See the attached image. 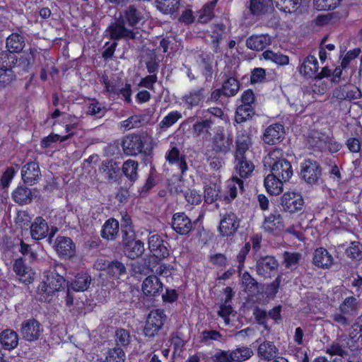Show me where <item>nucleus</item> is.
Returning <instances> with one entry per match:
<instances>
[{
    "instance_id": "nucleus-53",
    "label": "nucleus",
    "mask_w": 362,
    "mask_h": 362,
    "mask_svg": "<svg viewBox=\"0 0 362 362\" xmlns=\"http://www.w3.org/2000/svg\"><path fill=\"white\" fill-rule=\"evenodd\" d=\"M180 0H156L157 8L165 13H173L180 6Z\"/></svg>"
},
{
    "instance_id": "nucleus-45",
    "label": "nucleus",
    "mask_w": 362,
    "mask_h": 362,
    "mask_svg": "<svg viewBox=\"0 0 362 362\" xmlns=\"http://www.w3.org/2000/svg\"><path fill=\"white\" fill-rule=\"evenodd\" d=\"M272 0H250L249 10L253 16L266 13Z\"/></svg>"
},
{
    "instance_id": "nucleus-43",
    "label": "nucleus",
    "mask_w": 362,
    "mask_h": 362,
    "mask_svg": "<svg viewBox=\"0 0 362 362\" xmlns=\"http://www.w3.org/2000/svg\"><path fill=\"white\" fill-rule=\"evenodd\" d=\"M255 114L254 106L240 105L238 106L235 114V122L241 124L251 119Z\"/></svg>"
},
{
    "instance_id": "nucleus-1",
    "label": "nucleus",
    "mask_w": 362,
    "mask_h": 362,
    "mask_svg": "<svg viewBox=\"0 0 362 362\" xmlns=\"http://www.w3.org/2000/svg\"><path fill=\"white\" fill-rule=\"evenodd\" d=\"M66 269L62 264H56L46 271L42 281L38 286L41 300L50 302L52 297L66 286Z\"/></svg>"
},
{
    "instance_id": "nucleus-21",
    "label": "nucleus",
    "mask_w": 362,
    "mask_h": 362,
    "mask_svg": "<svg viewBox=\"0 0 362 362\" xmlns=\"http://www.w3.org/2000/svg\"><path fill=\"white\" fill-rule=\"evenodd\" d=\"M165 158L170 165H177L184 175L188 170V165L185 155L180 153L177 146L171 147L165 153Z\"/></svg>"
},
{
    "instance_id": "nucleus-61",
    "label": "nucleus",
    "mask_w": 362,
    "mask_h": 362,
    "mask_svg": "<svg viewBox=\"0 0 362 362\" xmlns=\"http://www.w3.org/2000/svg\"><path fill=\"white\" fill-rule=\"evenodd\" d=\"M342 0H315L316 8L319 11H331L336 8Z\"/></svg>"
},
{
    "instance_id": "nucleus-28",
    "label": "nucleus",
    "mask_w": 362,
    "mask_h": 362,
    "mask_svg": "<svg viewBox=\"0 0 362 362\" xmlns=\"http://www.w3.org/2000/svg\"><path fill=\"white\" fill-rule=\"evenodd\" d=\"M13 270L24 283L30 284L33 281L34 274L31 273V269L25 265L23 257L15 259Z\"/></svg>"
},
{
    "instance_id": "nucleus-58",
    "label": "nucleus",
    "mask_w": 362,
    "mask_h": 362,
    "mask_svg": "<svg viewBox=\"0 0 362 362\" xmlns=\"http://www.w3.org/2000/svg\"><path fill=\"white\" fill-rule=\"evenodd\" d=\"M182 115L177 110L170 112L160 122V127L162 129L169 128L175 124L180 118Z\"/></svg>"
},
{
    "instance_id": "nucleus-36",
    "label": "nucleus",
    "mask_w": 362,
    "mask_h": 362,
    "mask_svg": "<svg viewBox=\"0 0 362 362\" xmlns=\"http://www.w3.org/2000/svg\"><path fill=\"white\" fill-rule=\"evenodd\" d=\"M238 187L240 190L244 189V182L242 179L233 177L227 184L228 191L222 196V199L226 203L231 202L238 194Z\"/></svg>"
},
{
    "instance_id": "nucleus-6",
    "label": "nucleus",
    "mask_w": 362,
    "mask_h": 362,
    "mask_svg": "<svg viewBox=\"0 0 362 362\" xmlns=\"http://www.w3.org/2000/svg\"><path fill=\"white\" fill-rule=\"evenodd\" d=\"M300 177L309 185L317 184L321 178L322 169L319 162L315 160L305 159L300 163Z\"/></svg>"
},
{
    "instance_id": "nucleus-42",
    "label": "nucleus",
    "mask_w": 362,
    "mask_h": 362,
    "mask_svg": "<svg viewBox=\"0 0 362 362\" xmlns=\"http://www.w3.org/2000/svg\"><path fill=\"white\" fill-rule=\"evenodd\" d=\"M235 169L240 179L247 178L251 175L255 169V165L252 160L246 158L245 159L235 160Z\"/></svg>"
},
{
    "instance_id": "nucleus-20",
    "label": "nucleus",
    "mask_w": 362,
    "mask_h": 362,
    "mask_svg": "<svg viewBox=\"0 0 362 362\" xmlns=\"http://www.w3.org/2000/svg\"><path fill=\"white\" fill-rule=\"evenodd\" d=\"M278 266V262L274 257L265 256L257 262L256 269L259 275L268 278L276 273Z\"/></svg>"
},
{
    "instance_id": "nucleus-47",
    "label": "nucleus",
    "mask_w": 362,
    "mask_h": 362,
    "mask_svg": "<svg viewBox=\"0 0 362 362\" xmlns=\"http://www.w3.org/2000/svg\"><path fill=\"white\" fill-rule=\"evenodd\" d=\"M216 0L206 3L199 11L198 22L200 23H206L214 16V11L216 4Z\"/></svg>"
},
{
    "instance_id": "nucleus-40",
    "label": "nucleus",
    "mask_w": 362,
    "mask_h": 362,
    "mask_svg": "<svg viewBox=\"0 0 362 362\" xmlns=\"http://www.w3.org/2000/svg\"><path fill=\"white\" fill-rule=\"evenodd\" d=\"M18 58L15 54L9 51H2L0 52V70L1 71H13L17 64Z\"/></svg>"
},
{
    "instance_id": "nucleus-22",
    "label": "nucleus",
    "mask_w": 362,
    "mask_h": 362,
    "mask_svg": "<svg viewBox=\"0 0 362 362\" xmlns=\"http://www.w3.org/2000/svg\"><path fill=\"white\" fill-rule=\"evenodd\" d=\"M100 269L105 271L107 276L112 280H117L127 274V269L124 263L117 259L112 261L104 260Z\"/></svg>"
},
{
    "instance_id": "nucleus-41",
    "label": "nucleus",
    "mask_w": 362,
    "mask_h": 362,
    "mask_svg": "<svg viewBox=\"0 0 362 362\" xmlns=\"http://www.w3.org/2000/svg\"><path fill=\"white\" fill-rule=\"evenodd\" d=\"M204 202L211 204L216 200H223L221 194V186L216 183H210L204 187Z\"/></svg>"
},
{
    "instance_id": "nucleus-11",
    "label": "nucleus",
    "mask_w": 362,
    "mask_h": 362,
    "mask_svg": "<svg viewBox=\"0 0 362 362\" xmlns=\"http://www.w3.org/2000/svg\"><path fill=\"white\" fill-rule=\"evenodd\" d=\"M43 332L42 325L35 319L24 320L21 324V333L23 338L27 341L38 340Z\"/></svg>"
},
{
    "instance_id": "nucleus-63",
    "label": "nucleus",
    "mask_w": 362,
    "mask_h": 362,
    "mask_svg": "<svg viewBox=\"0 0 362 362\" xmlns=\"http://www.w3.org/2000/svg\"><path fill=\"white\" fill-rule=\"evenodd\" d=\"M214 362H234L233 351L218 349L213 356Z\"/></svg>"
},
{
    "instance_id": "nucleus-8",
    "label": "nucleus",
    "mask_w": 362,
    "mask_h": 362,
    "mask_svg": "<svg viewBox=\"0 0 362 362\" xmlns=\"http://www.w3.org/2000/svg\"><path fill=\"white\" fill-rule=\"evenodd\" d=\"M121 146L123 153L127 156H136L144 147V143L139 134H129L122 137Z\"/></svg>"
},
{
    "instance_id": "nucleus-57",
    "label": "nucleus",
    "mask_w": 362,
    "mask_h": 362,
    "mask_svg": "<svg viewBox=\"0 0 362 362\" xmlns=\"http://www.w3.org/2000/svg\"><path fill=\"white\" fill-rule=\"evenodd\" d=\"M18 251L30 262H33L37 259V254L33 250L30 245L25 243L23 240H20Z\"/></svg>"
},
{
    "instance_id": "nucleus-48",
    "label": "nucleus",
    "mask_w": 362,
    "mask_h": 362,
    "mask_svg": "<svg viewBox=\"0 0 362 362\" xmlns=\"http://www.w3.org/2000/svg\"><path fill=\"white\" fill-rule=\"evenodd\" d=\"M126 25L119 18L107 28L110 38L112 40H119L124 37L123 32Z\"/></svg>"
},
{
    "instance_id": "nucleus-49",
    "label": "nucleus",
    "mask_w": 362,
    "mask_h": 362,
    "mask_svg": "<svg viewBox=\"0 0 362 362\" xmlns=\"http://www.w3.org/2000/svg\"><path fill=\"white\" fill-rule=\"evenodd\" d=\"M226 26L223 23H215L211 25V40L214 47L218 48L225 33Z\"/></svg>"
},
{
    "instance_id": "nucleus-52",
    "label": "nucleus",
    "mask_w": 362,
    "mask_h": 362,
    "mask_svg": "<svg viewBox=\"0 0 362 362\" xmlns=\"http://www.w3.org/2000/svg\"><path fill=\"white\" fill-rule=\"evenodd\" d=\"M301 3L302 0H277L276 7L286 13H291L300 8Z\"/></svg>"
},
{
    "instance_id": "nucleus-29",
    "label": "nucleus",
    "mask_w": 362,
    "mask_h": 362,
    "mask_svg": "<svg viewBox=\"0 0 362 362\" xmlns=\"http://www.w3.org/2000/svg\"><path fill=\"white\" fill-rule=\"evenodd\" d=\"M319 69V64L317 58L313 55L307 56L303 61L300 72L306 78H313Z\"/></svg>"
},
{
    "instance_id": "nucleus-16",
    "label": "nucleus",
    "mask_w": 362,
    "mask_h": 362,
    "mask_svg": "<svg viewBox=\"0 0 362 362\" xmlns=\"http://www.w3.org/2000/svg\"><path fill=\"white\" fill-rule=\"evenodd\" d=\"M285 136L284 126L280 123L269 125L264 130L262 140L268 145H276L281 143Z\"/></svg>"
},
{
    "instance_id": "nucleus-10",
    "label": "nucleus",
    "mask_w": 362,
    "mask_h": 362,
    "mask_svg": "<svg viewBox=\"0 0 362 362\" xmlns=\"http://www.w3.org/2000/svg\"><path fill=\"white\" fill-rule=\"evenodd\" d=\"M163 287L164 284L158 276L151 274L143 281L141 291L145 296L151 299H155L161 294Z\"/></svg>"
},
{
    "instance_id": "nucleus-38",
    "label": "nucleus",
    "mask_w": 362,
    "mask_h": 362,
    "mask_svg": "<svg viewBox=\"0 0 362 362\" xmlns=\"http://www.w3.org/2000/svg\"><path fill=\"white\" fill-rule=\"evenodd\" d=\"M270 42L269 35H252L247 39L246 45L252 50L259 51L263 50Z\"/></svg>"
},
{
    "instance_id": "nucleus-19",
    "label": "nucleus",
    "mask_w": 362,
    "mask_h": 362,
    "mask_svg": "<svg viewBox=\"0 0 362 362\" xmlns=\"http://www.w3.org/2000/svg\"><path fill=\"white\" fill-rule=\"evenodd\" d=\"M171 226L172 228L180 235L189 234L193 227L191 219L184 212L173 214Z\"/></svg>"
},
{
    "instance_id": "nucleus-46",
    "label": "nucleus",
    "mask_w": 362,
    "mask_h": 362,
    "mask_svg": "<svg viewBox=\"0 0 362 362\" xmlns=\"http://www.w3.org/2000/svg\"><path fill=\"white\" fill-rule=\"evenodd\" d=\"M221 88L224 96H234L240 89V82L235 77L229 76L223 81Z\"/></svg>"
},
{
    "instance_id": "nucleus-33",
    "label": "nucleus",
    "mask_w": 362,
    "mask_h": 362,
    "mask_svg": "<svg viewBox=\"0 0 362 362\" xmlns=\"http://www.w3.org/2000/svg\"><path fill=\"white\" fill-rule=\"evenodd\" d=\"M251 144V139L248 135L243 134L241 136H238L235 140V160L246 158L245 153Z\"/></svg>"
},
{
    "instance_id": "nucleus-60",
    "label": "nucleus",
    "mask_w": 362,
    "mask_h": 362,
    "mask_svg": "<svg viewBox=\"0 0 362 362\" xmlns=\"http://www.w3.org/2000/svg\"><path fill=\"white\" fill-rule=\"evenodd\" d=\"M253 315L257 323L263 327L264 329L269 330V327L268 325V315L267 312L259 307H255L253 310Z\"/></svg>"
},
{
    "instance_id": "nucleus-7",
    "label": "nucleus",
    "mask_w": 362,
    "mask_h": 362,
    "mask_svg": "<svg viewBox=\"0 0 362 362\" xmlns=\"http://www.w3.org/2000/svg\"><path fill=\"white\" fill-rule=\"evenodd\" d=\"M148 248L153 254L152 259L149 260L151 263V271L153 272V267L162 260L169 256V250L164 243L162 237L158 234H153L148 236Z\"/></svg>"
},
{
    "instance_id": "nucleus-62",
    "label": "nucleus",
    "mask_w": 362,
    "mask_h": 362,
    "mask_svg": "<svg viewBox=\"0 0 362 362\" xmlns=\"http://www.w3.org/2000/svg\"><path fill=\"white\" fill-rule=\"evenodd\" d=\"M101 83L105 87V90L111 96L118 95L119 89L117 83L111 81L107 75H103Z\"/></svg>"
},
{
    "instance_id": "nucleus-3",
    "label": "nucleus",
    "mask_w": 362,
    "mask_h": 362,
    "mask_svg": "<svg viewBox=\"0 0 362 362\" xmlns=\"http://www.w3.org/2000/svg\"><path fill=\"white\" fill-rule=\"evenodd\" d=\"M264 165L267 166L271 173L288 181L293 174V168L290 161L285 157V152L281 148H274L264 158Z\"/></svg>"
},
{
    "instance_id": "nucleus-12",
    "label": "nucleus",
    "mask_w": 362,
    "mask_h": 362,
    "mask_svg": "<svg viewBox=\"0 0 362 362\" xmlns=\"http://www.w3.org/2000/svg\"><path fill=\"white\" fill-rule=\"evenodd\" d=\"M218 230L221 236L230 237L233 235L238 230L240 225L239 219L237 216L233 213H226L221 214Z\"/></svg>"
},
{
    "instance_id": "nucleus-13",
    "label": "nucleus",
    "mask_w": 362,
    "mask_h": 362,
    "mask_svg": "<svg viewBox=\"0 0 362 362\" xmlns=\"http://www.w3.org/2000/svg\"><path fill=\"white\" fill-rule=\"evenodd\" d=\"M57 228L52 229L49 233V226L47 221L42 217L37 216L30 226V235L33 239L40 240L49 235V240H51L54 237Z\"/></svg>"
},
{
    "instance_id": "nucleus-55",
    "label": "nucleus",
    "mask_w": 362,
    "mask_h": 362,
    "mask_svg": "<svg viewBox=\"0 0 362 362\" xmlns=\"http://www.w3.org/2000/svg\"><path fill=\"white\" fill-rule=\"evenodd\" d=\"M345 253L349 258L353 260H361L362 243L358 241L351 242L349 246L346 249Z\"/></svg>"
},
{
    "instance_id": "nucleus-4",
    "label": "nucleus",
    "mask_w": 362,
    "mask_h": 362,
    "mask_svg": "<svg viewBox=\"0 0 362 362\" xmlns=\"http://www.w3.org/2000/svg\"><path fill=\"white\" fill-rule=\"evenodd\" d=\"M167 320V315L164 310L160 308L153 309L148 313L143 332L145 337L153 338L158 334L163 329Z\"/></svg>"
},
{
    "instance_id": "nucleus-25",
    "label": "nucleus",
    "mask_w": 362,
    "mask_h": 362,
    "mask_svg": "<svg viewBox=\"0 0 362 362\" xmlns=\"http://www.w3.org/2000/svg\"><path fill=\"white\" fill-rule=\"evenodd\" d=\"M333 257L327 249L322 247L315 249L313 257V263L315 266L324 269H329L333 264Z\"/></svg>"
},
{
    "instance_id": "nucleus-31",
    "label": "nucleus",
    "mask_w": 362,
    "mask_h": 362,
    "mask_svg": "<svg viewBox=\"0 0 362 362\" xmlns=\"http://www.w3.org/2000/svg\"><path fill=\"white\" fill-rule=\"evenodd\" d=\"M33 198L30 188L24 185L18 186L12 192L13 200L19 205L30 204Z\"/></svg>"
},
{
    "instance_id": "nucleus-17",
    "label": "nucleus",
    "mask_w": 362,
    "mask_h": 362,
    "mask_svg": "<svg viewBox=\"0 0 362 362\" xmlns=\"http://www.w3.org/2000/svg\"><path fill=\"white\" fill-rule=\"evenodd\" d=\"M214 120L210 118L198 119L192 125V132L194 138L207 141L211 136V129Z\"/></svg>"
},
{
    "instance_id": "nucleus-59",
    "label": "nucleus",
    "mask_w": 362,
    "mask_h": 362,
    "mask_svg": "<svg viewBox=\"0 0 362 362\" xmlns=\"http://www.w3.org/2000/svg\"><path fill=\"white\" fill-rule=\"evenodd\" d=\"M234 361L242 362L249 359L253 355V351L250 348L243 346L233 350Z\"/></svg>"
},
{
    "instance_id": "nucleus-34",
    "label": "nucleus",
    "mask_w": 362,
    "mask_h": 362,
    "mask_svg": "<svg viewBox=\"0 0 362 362\" xmlns=\"http://www.w3.org/2000/svg\"><path fill=\"white\" fill-rule=\"evenodd\" d=\"M139 163L132 159H128L123 163L122 174L127 177L130 185H133L139 179Z\"/></svg>"
},
{
    "instance_id": "nucleus-64",
    "label": "nucleus",
    "mask_w": 362,
    "mask_h": 362,
    "mask_svg": "<svg viewBox=\"0 0 362 362\" xmlns=\"http://www.w3.org/2000/svg\"><path fill=\"white\" fill-rule=\"evenodd\" d=\"M184 196L187 202L191 205H199L202 201V195L196 189H187Z\"/></svg>"
},
{
    "instance_id": "nucleus-27",
    "label": "nucleus",
    "mask_w": 362,
    "mask_h": 362,
    "mask_svg": "<svg viewBox=\"0 0 362 362\" xmlns=\"http://www.w3.org/2000/svg\"><path fill=\"white\" fill-rule=\"evenodd\" d=\"M119 229V221L115 218H110L105 221L100 231L103 239L113 240L118 235Z\"/></svg>"
},
{
    "instance_id": "nucleus-35",
    "label": "nucleus",
    "mask_w": 362,
    "mask_h": 362,
    "mask_svg": "<svg viewBox=\"0 0 362 362\" xmlns=\"http://www.w3.org/2000/svg\"><path fill=\"white\" fill-rule=\"evenodd\" d=\"M35 50L29 49L28 51H25L23 54L18 59L17 64L15 68H17L18 74L22 72H28L32 65L35 62Z\"/></svg>"
},
{
    "instance_id": "nucleus-15",
    "label": "nucleus",
    "mask_w": 362,
    "mask_h": 362,
    "mask_svg": "<svg viewBox=\"0 0 362 362\" xmlns=\"http://www.w3.org/2000/svg\"><path fill=\"white\" fill-rule=\"evenodd\" d=\"M54 249L57 255L64 259H71L76 254V245L69 237L59 235L54 242Z\"/></svg>"
},
{
    "instance_id": "nucleus-32",
    "label": "nucleus",
    "mask_w": 362,
    "mask_h": 362,
    "mask_svg": "<svg viewBox=\"0 0 362 362\" xmlns=\"http://www.w3.org/2000/svg\"><path fill=\"white\" fill-rule=\"evenodd\" d=\"M91 277L87 272L78 273L71 282L69 287L76 292H83L86 291L90 284Z\"/></svg>"
},
{
    "instance_id": "nucleus-50",
    "label": "nucleus",
    "mask_w": 362,
    "mask_h": 362,
    "mask_svg": "<svg viewBox=\"0 0 362 362\" xmlns=\"http://www.w3.org/2000/svg\"><path fill=\"white\" fill-rule=\"evenodd\" d=\"M158 183V173L154 166H151L150 172L144 184L139 190L141 195H144L150 192V190Z\"/></svg>"
},
{
    "instance_id": "nucleus-56",
    "label": "nucleus",
    "mask_w": 362,
    "mask_h": 362,
    "mask_svg": "<svg viewBox=\"0 0 362 362\" xmlns=\"http://www.w3.org/2000/svg\"><path fill=\"white\" fill-rule=\"evenodd\" d=\"M125 353L120 347L110 349L107 353L105 361L107 362H124Z\"/></svg>"
},
{
    "instance_id": "nucleus-18",
    "label": "nucleus",
    "mask_w": 362,
    "mask_h": 362,
    "mask_svg": "<svg viewBox=\"0 0 362 362\" xmlns=\"http://www.w3.org/2000/svg\"><path fill=\"white\" fill-rule=\"evenodd\" d=\"M119 18L129 28H136L144 20L142 12L134 5H129L119 13Z\"/></svg>"
},
{
    "instance_id": "nucleus-9",
    "label": "nucleus",
    "mask_w": 362,
    "mask_h": 362,
    "mask_svg": "<svg viewBox=\"0 0 362 362\" xmlns=\"http://www.w3.org/2000/svg\"><path fill=\"white\" fill-rule=\"evenodd\" d=\"M233 143L232 136L226 134L223 129H218L212 138V151L216 154L226 155L230 151Z\"/></svg>"
},
{
    "instance_id": "nucleus-39",
    "label": "nucleus",
    "mask_w": 362,
    "mask_h": 362,
    "mask_svg": "<svg viewBox=\"0 0 362 362\" xmlns=\"http://www.w3.org/2000/svg\"><path fill=\"white\" fill-rule=\"evenodd\" d=\"M25 47V38L23 35L13 33L6 38V48L11 53H20Z\"/></svg>"
},
{
    "instance_id": "nucleus-51",
    "label": "nucleus",
    "mask_w": 362,
    "mask_h": 362,
    "mask_svg": "<svg viewBox=\"0 0 362 362\" xmlns=\"http://www.w3.org/2000/svg\"><path fill=\"white\" fill-rule=\"evenodd\" d=\"M262 57L265 60H269L278 65H287L289 63V57L281 53H276L271 49L263 52Z\"/></svg>"
},
{
    "instance_id": "nucleus-24",
    "label": "nucleus",
    "mask_w": 362,
    "mask_h": 362,
    "mask_svg": "<svg viewBox=\"0 0 362 362\" xmlns=\"http://www.w3.org/2000/svg\"><path fill=\"white\" fill-rule=\"evenodd\" d=\"M206 98V90L204 88H199L197 89H192L185 94L182 98V101L189 110L199 106L202 103Z\"/></svg>"
},
{
    "instance_id": "nucleus-5",
    "label": "nucleus",
    "mask_w": 362,
    "mask_h": 362,
    "mask_svg": "<svg viewBox=\"0 0 362 362\" xmlns=\"http://www.w3.org/2000/svg\"><path fill=\"white\" fill-rule=\"evenodd\" d=\"M280 204L284 212L290 214H302L305 201L300 192L288 191L281 197Z\"/></svg>"
},
{
    "instance_id": "nucleus-26",
    "label": "nucleus",
    "mask_w": 362,
    "mask_h": 362,
    "mask_svg": "<svg viewBox=\"0 0 362 362\" xmlns=\"http://www.w3.org/2000/svg\"><path fill=\"white\" fill-rule=\"evenodd\" d=\"M286 182L281 177L270 173L265 177L264 185L269 194L276 196L282 192L284 182Z\"/></svg>"
},
{
    "instance_id": "nucleus-30",
    "label": "nucleus",
    "mask_w": 362,
    "mask_h": 362,
    "mask_svg": "<svg viewBox=\"0 0 362 362\" xmlns=\"http://www.w3.org/2000/svg\"><path fill=\"white\" fill-rule=\"evenodd\" d=\"M0 344L2 347L11 351L17 347L18 344V335L13 329H6L0 333Z\"/></svg>"
},
{
    "instance_id": "nucleus-14",
    "label": "nucleus",
    "mask_w": 362,
    "mask_h": 362,
    "mask_svg": "<svg viewBox=\"0 0 362 362\" xmlns=\"http://www.w3.org/2000/svg\"><path fill=\"white\" fill-rule=\"evenodd\" d=\"M284 228V221L278 210H274L269 215L264 216L262 228L265 232L277 234L283 230Z\"/></svg>"
},
{
    "instance_id": "nucleus-23",
    "label": "nucleus",
    "mask_w": 362,
    "mask_h": 362,
    "mask_svg": "<svg viewBox=\"0 0 362 362\" xmlns=\"http://www.w3.org/2000/svg\"><path fill=\"white\" fill-rule=\"evenodd\" d=\"M21 175L24 183L29 185L37 183L41 175L38 163L31 161L26 163L22 168Z\"/></svg>"
},
{
    "instance_id": "nucleus-2",
    "label": "nucleus",
    "mask_w": 362,
    "mask_h": 362,
    "mask_svg": "<svg viewBox=\"0 0 362 362\" xmlns=\"http://www.w3.org/2000/svg\"><path fill=\"white\" fill-rule=\"evenodd\" d=\"M121 232L124 255L132 259L140 257L144 251V243L139 240H136L132 220L127 213L122 215Z\"/></svg>"
},
{
    "instance_id": "nucleus-37",
    "label": "nucleus",
    "mask_w": 362,
    "mask_h": 362,
    "mask_svg": "<svg viewBox=\"0 0 362 362\" xmlns=\"http://www.w3.org/2000/svg\"><path fill=\"white\" fill-rule=\"evenodd\" d=\"M278 353V349L274 342L264 341L261 343L257 348L258 356L264 361H272L276 358Z\"/></svg>"
},
{
    "instance_id": "nucleus-54",
    "label": "nucleus",
    "mask_w": 362,
    "mask_h": 362,
    "mask_svg": "<svg viewBox=\"0 0 362 362\" xmlns=\"http://www.w3.org/2000/svg\"><path fill=\"white\" fill-rule=\"evenodd\" d=\"M74 136V133H70L65 136H60L57 134L51 133L47 136L43 137L40 141V146L42 148H47L52 146L53 143L57 141H65Z\"/></svg>"
},
{
    "instance_id": "nucleus-44",
    "label": "nucleus",
    "mask_w": 362,
    "mask_h": 362,
    "mask_svg": "<svg viewBox=\"0 0 362 362\" xmlns=\"http://www.w3.org/2000/svg\"><path fill=\"white\" fill-rule=\"evenodd\" d=\"M357 308L358 301L353 296L346 297L339 306V310L344 313V315H347L348 316L354 315L357 311Z\"/></svg>"
}]
</instances>
